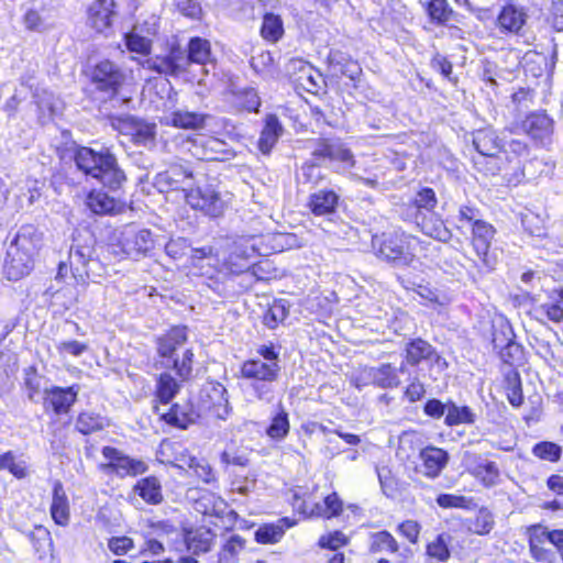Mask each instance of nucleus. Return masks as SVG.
Here are the masks:
<instances>
[{
	"label": "nucleus",
	"mask_w": 563,
	"mask_h": 563,
	"mask_svg": "<svg viewBox=\"0 0 563 563\" xmlns=\"http://www.w3.org/2000/svg\"><path fill=\"white\" fill-rule=\"evenodd\" d=\"M192 178V173L181 166H174L165 172H161L155 176L154 185L159 191H169L181 189L188 191L185 187Z\"/></svg>",
	"instance_id": "aec40b11"
},
{
	"label": "nucleus",
	"mask_w": 563,
	"mask_h": 563,
	"mask_svg": "<svg viewBox=\"0 0 563 563\" xmlns=\"http://www.w3.org/2000/svg\"><path fill=\"white\" fill-rule=\"evenodd\" d=\"M49 512L56 525L60 527L68 526L70 520V505L63 484L59 481H56L53 485Z\"/></svg>",
	"instance_id": "393cba45"
},
{
	"label": "nucleus",
	"mask_w": 563,
	"mask_h": 563,
	"mask_svg": "<svg viewBox=\"0 0 563 563\" xmlns=\"http://www.w3.org/2000/svg\"><path fill=\"white\" fill-rule=\"evenodd\" d=\"M468 472L487 487L495 486L499 478V470L496 463L487 460L479 461L468 467Z\"/></svg>",
	"instance_id": "72a5a7b5"
},
{
	"label": "nucleus",
	"mask_w": 563,
	"mask_h": 563,
	"mask_svg": "<svg viewBox=\"0 0 563 563\" xmlns=\"http://www.w3.org/2000/svg\"><path fill=\"white\" fill-rule=\"evenodd\" d=\"M438 198L433 189L424 187L417 191L409 205V212L421 231L442 242L451 239V232L434 213Z\"/></svg>",
	"instance_id": "7ed1b4c3"
},
{
	"label": "nucleus",
	"mask_w": 563,
	"mask_h": 563,
	"mask_svg": "<svg viewBox=\"0 0 563 563\" xmlns=\"http://www.w3.org/2000/svg\"><path fill=\"white\" fill-rule=\"evenodd\" d=\"M284 533V528L279 526L265 525L256 530L255 540L260 543H276L283 538Z\"/></svg>",
	"instance_id": "6e6d98bb"
},
{
	"label": "nucleus",
	"mask_w": 563,
	"mask_h": 563,
	"mask_svg": "<svg viewBox=\"0 0 563 563\" xmlns=\"http://www.w3.org/2000/svg\"><path fill=\"white\" fill-rule=\"evenodd\" d=\"M156 125L143 121H135L132 125V139L139 145L152 144L155 140Z\"/></svg>",
	"instance_id": "de8ad7c7"
},
{
	"label": "nucleus",
	"mask_w": 563,
	"mask_h": 563,
	"mask_svg": "<svg viewBox=\"0 0 563 563\" xmlns=\"http://www.w3.org/2000/svg\"><path fill=\"white\" fill-rule=\"evenodd\" d=\"M280 372L278 362H264L262 360H247L241 366L243 378L252 380H276Z\"/></svg>",
	"instance_id": "412c9836"
},
{
	"label": "nucleus",
	"mask_w": 563,
	"mask_h": 563,
	"mask_svg": "<svg viewBox=\"0 0 563 563\" xmlns=\"http://www.w3.org/2000/svg\"><path fill=\"white\" fill-rule=\"evenodd\" d=\"M273 65L274 57L268 51H262L251 58V66L257 73L269 70Z\"/></svg>",
	"instance_id": "338daca9"
},
{
	"label": "nucleus",
	"mask_w": 563,
	"mask_h": 563,
	"mask_svg": "<svg viewBox=\"0 0 563 563\" xmlns=\"http://www.w3.org/2000/svg\"><path fill=\"white\" fill-rule=\"evenodd\" d=\"M79 387L73 385L67 388L53 387L45 389L44 406H51L56 415L66 413L76 402Z\"/></svg>",
	"instance_id": "6ab92c4d"
},
{
	"label": "nucleus",
	"mask_w": 563,
	"mask_h": 563,
	"mask_svg": "<svg viewBox=\"0 0 563 563\" xmlns=\"http://www.w3.org/2000/svg\"><path fill=\"white\" fill-rule=\"evenodd\" d=\"M113 246L119 247L126 257L139 260L150 255L155 246V241L150 230L126 225L120 231L117 244Z\"/></svg>",
	"instance_id": "423d86ee"
},
{
	"label": "nucleus",
	"mask_w": 563,
	"mask_h": 563,
	"mask_svg": "<svg viewBox=\"0 0 563 563\" xmlns=\"http://www.w3.org/2000/svg\"><path fill=\"white\" fill-rule=\"evenodd\" d=\"M189 249L190 243L185 238L170 239L165 245L166 254L174 260L183 258Z\"/></svg>",
	"instance_id": "052dcab7"
},
{
	"label": "nucleus",
	"mask_w": 563,
	"mask_h": 563,
	"mask_svg": "<svg viewBox=\"0 0 563 563\" xmlns=\"http://www.w3.org/2000/svg\"><path fill=\"white\" fill-rule=\"evenodd\" d=\"M372 377L374 385L380 388H394L400 384L396 367L390 364H383L378 367H372Z\"/></svg>",
	"instance_id": "4c0bfd02"
},
{
	"label": "nucleus",
	"mask_w": 563,
	"mask_h": 563,
	"mask_svg": "<svg viewBox=\"0 0 563 563\" xmlns=\"http://www.w3.org/2000/svg\"><path fill=\"white\" fill-rule=\"evenodd\" d=\"M91 81L97 90L113 97L125 80L123 71L112 62L102 60L91 70Z\"/></svg>",
	"instance_id": "9b49d317"
},
{
	"label": "nucleus",
	"mask_w": 563,
	"mask_h": 563,
	"mask_svg": "<svg viewBox=\"0 0 563 563\" xmlns=\"http://www.w3.org/2000/svg\"><path fill=\"white\" fill-rule=\"evenodd\" d=\"M203 408L212 417L225 420L231 411L227 397V389L223 385H211L202 390Z\"/></svg>",
	"instance_id": "dca6fc26"
},
{
	"label": "nucleus",
	"mask_w": 563,
	"mask_h": 563,
	"mask_svg": "<svg viewBox=\"0 0 563 563\" xmlns=\"http://www.w3.org/2000/svg\"><path fill=\"white\" fill-rule=\"evenodd\" d=\"M232 103L239 110L257 112L261 106V99L254 88L245 87L232 92Z\"/></svg>",
	"instance_id": "f704fd0d"
},
{
	"label": "nucleus",
	"mask_w": 563,
	"mask_h": 563,
	"mask_svg": "<svg viewBox=\"0 0 563 563\" xmlns=\"http://www.w3.org/2000/svg\"><path fill=\"white\" fill-rule=\"evenodd\" d=\"M0 467L8 470L14 477L21 479L26 477L27 467L25 462L15 461V456L11 451L0 455Z\"/></svg>",
	"instance_id": "8fccbe9b"
},
{
	"label": "nucleus",
	"mask_w": 563,
	"mask_h": 563,
	"mask_svg": "<svg viewBox=\"0 0 563 563\" xmlns=\"http://www.w3.org/2000/svg\"><path fill=\"white\" fill-rule=\"evenodd\" d=\"M503 144L501 152L507 155H512L514 157L527 156L529 154V146L526 142L517 139H510L506 133H503ZM507 161H511L509 156H507Z\"/></svg>",
	"instance_id": "864d4df0"
},
{
	"label": "nucleus",
	"mask_w": 563,
	"mask_h": 563,
	"mask_svg": "<svg viewBox=\"0 0 563 563\" xmlns=\"http://www.w3.org/2000/svg\"><path fill=\"white\" fill-rule=\"evenodd\" d=\"M206 115L198 112L190 111H175L168 118V122L180 129H201L206 122Z\"/></svg>",
	"instance_id": "e433bc0d"
},
{
	"label": "nucleus",
	"mask_w": 563,
	"mask_h": 563,
	"mask_svg": "<svg viewBox=\"0 0 563 563\" xmlns=\"http://www.w3.org/2000/svg\"><path fill=\"white\" fill-rule=\"evenodd\" d=\"M135 490L148 504L157 505L163 500L159 481L150 476L137 482Z\"/></svg>",
	"instance_id": "58836bf2"
},
{
	"label": "nucleus",
	"mask_w": 563,
	"mask_h": 563,
	"mask_svg": "<svg viewBox=\"0 0 563 563\" xmlns=\"http://www.w3.org/2000/svg\"><path fill=\"white\" fill-rule=\"evenodd\" d=\"M29 539L36 552L45 553L52 547L51 533L43 527H36L29 533Z\"/></svg>",
	"instance_id": "4d7b16f0"
},
{
	"label": "nucleus",
	"mask_w": 563,
	"mask_h": 563,
	"mask_svg": "<svg viewBox=\"0 0 563 563\" xmlns=\"http://www.w3.org/2000/svg\"><path fill=\"white\" fill-rule=\"evenodd\" d=\"M220 461L227 467L230 465L245 467L249 465V456L243 451L238 450H224L220 455Z\"/></svg>",
	"instance_id": "680f3d73"
},
{
	"label": "nucleus",
	"mask_w": 563,
	"mask_h": 563,
	"mask_svg": "<svg viewBox=\"0 0 563 563\" xmlns=\"http://www.w3.org/2000/svg\"><path fill=\"white\" fill-rule=\"evenodd\" d=\"M161 416L166 423L180 429H186L199 418V413L189 404L184 406L176 404L167 412H162Z\"/></svg>",
	"instance_id": "7c9ffc66"
},
{
	"label": "nucleus",
	"mask_w": 563,
	"mask_h": 563,
	"mask_svg": "<svg viewBox=\"0 0 563 563\" xmlns=\"http://www.w3.org/2000/svg\"><path fill=\"white\" fill-rule=\"evenodd\" d=\"M312 155L317 158H328L330 161L339 162L344 168L354 166V158L352 152L344 147L338 140H319L312 151Z\"/></svg>",
	"instance_id": "f3484780"
},
{
	"label": "nucleus",
	"mask_w": 563,
	"mask_h": 563,
	"mask_svg": "<svg viewBox=\"0 0 563 563\" xmlns=\"http://www.w3.org/2000/svg\"><path fill=\"white\" fill-rule=\"evenodd\" d=\"M145 66L161 75L177 76L187 70L185 49L173 46L166 55L146 59Z\"/></svg>",
	"instance_id": "ddd939ff"
},
{
	"label": "nucleus",
	"mask_w": 563,
	"mask_h": 563,
	"mask_svg": "<svg viewBox=\"0 0 563 563\" xmlns=\"http://www.w3.org/2000/svg\"><path fill=\"white\" fill-rule=\"evenodd\" d=\"M212 533L210 530L200 529L189 532L186 538L187 548L195 554L208 552L211 548Z\"/></svg>",
	"instance_id": "79ce46f5"
},
{
	"label": "nucleus",
	"mask_w": 563,
	"mask_h": 563,
	"mask_svg": "<svg viewBox=\"0 0 563 563\" xmlns=\"http://www.w3.org/2000/svg\"><path fill=\"white\" fill-rule=\"evenodd\" d=\"M473 145L478 156L474 157L476 168L487 175H496L505 168V161L498 155L501 152L503 136L494 130L482 129L473 134Z\"/></svg>",
	"instance_id": "39448f33"
},
{
	"label": "nucleus",
	"mask_w": 563,
	"mask_h": 563,
	"mask_svg": "<svg viewBox=\"0 0 563 563\" xmlns=\"http://www.w3.org/2000/svg\"><path fill=\"white\" fill-rule=\"evenodd\" d=\"M369 551L373 553L398 551L396 539L388 531H379L372 533L369 537Z\"/></svg>",
	"instance_id": "37998d69"
},
{
	"label": "nucleus",
	"mask_w": 563,
	"mask_h": 563,
	"mask_svg": "<svg viewBox=\"0 0 563 563\" xmlns=\"http://www.w3.org/2000/svg\"><path fill=\"white\" fill-rule=\"evenodd\" d=\"M185 58L187 59V67L191 63L199 64L205 67L208 65L213 66L214 64L210 42L201 37L190 38L187 51H185Z\"/></svg>",
	"instance_id": "cd10ccee"
},
{
	"label": "nucleus",
	"mask_w": 563,
	"mask_h": 563,
	"mask_svg": "<svg viewBox=\"0 0 563 563\" xmlns=\"http://www.w3.org/2000/svg\"><path fill=\"white\" fill-rule=\"evenodd\" d=\"M179 385L168 373L159 375L156 385V397L162 404H168L178 393Z\"/></svg>",
	"instance_id": "c03bdc74"
},
{
	"label": "nucleus",
	"mask_w": 563,
	"mask_h": 563,
	"mask_svg": "<svg viewBox=\"0 0 563 563\" xmlns=\"http://www.w3.org/2000/svg\"><path fill=\"white\" fill-rule=\"evenodd\" d=\"M342 511V501L335 493L328 495L323 504H316L309 510V515L331 518Z\"/></svg>",
	"instance_id": "a18cd8bd"
},
{
	"label": "nucleus",
	"mask_w": 563,
	"mask_h": 563,
	"mask_svg": "<svg viewBox=\"0 0 563 563\" xmlns=\"http://www.w3.org/2000/svg\"><path fill=\"white\" fill-rule=\"evenodd\" d=\"M427 553L429 556L439 561H446L450 556V552L444 538L439 536L434 541L429 543L427 547Z\"/></svg>",
	"instance_id": "0e129e2a"
},
{
	"label": "nucleus",
	"mask_w": 563,
	"mask_h": 563,
	"mask_svg": "<svg viewBox=\"0 0 563 563\" xmlns=\"http://www.w3.org/2000/svg\"><path fill=\"white\" fill-rule=\"evenodd\" d=\"M290 424L288 413L285 409L280 410L272 418V422L268 426L266 433L267 435L276 441L283 440L289 433Z\"/></svg>",
	"instance_id": "49530a36"
},
{
	"label": "nucleus",
	"mask_w": 563,
	"mask_h": 563,
	"mask_svg": "<svg viewBox=\"0 0 563 563\" xmlns=\"http://www.w3.org/2000/svg\"><path fill=\"white\" fill-rule=\"evenodd\" d=\"M114 2L112 0H97L88 8V23L97 32L102 33L110 29L113 18Z\"/></svg>",
	"instance_id": "5701e85b"
},
{
	"label": "nucleus",
	"mask_w": 563,
	"mask_h": 563,
	"mask_svg": "<svg viewBox=\"0 0 563 563\" xmlns=\"http://www.w3.org/2000/svg\"><path fill=\"white\" fill-rule=\"evenodd\" d=\"M24 385L27 390L29 399L34 401L35 396L40 393L41 389V377L37 375L33 367H29L25 371Z\"/></svg>",
	"instance_id": "69168bd1"
},
{
	"label": "nucleus",
	"mask_w": 563,
	"mask_h": 563,
	"mask_svg": "<svg viewBox=\"0 0 563 563\" xmlns=\"http://www.w3.org/2000/svg\"><path fill=\"white\" fill-rule=\"evenodd\" d=\"M428 13L431 20L445 23L451 20L453 10L446 0H431L428 4Z\"/></svg>",
	"instance_id": "3c124183"
},
{
	"label": "nucleus",
	"mask_w": 563,
	"mask_h": 563,
	"mask_svg": "<svg viewBox=\"0 0 563 563\" xmlns=\"http://www.w3.org/2000/svg\"><path fill=\"white\" fill-rule=\"evenodd\" d=\"M42 233L32 224L20 228L7 250L3 266L4 274L10 280H19L33 268V256L40 247Z\"/></svg>",
	"instance_id": "f03ea898"
},
{
	"label": "nucleus",
	"mask_w": 563,
	"mask_h": 563,
	"mask_svg": "<svg viewBox=\"0 0 563 563\" xmlns=\"http://www.w3.org/2000/svg\"><path fill=\"white\" fill-rule=\"evenodd\" d=\"M186 341V327H174L157 340V352L164 360L163 363L165 366H172L183 379L190 377L194 362V353L190 349L183 351L181 356L178 353Z\"/></svg>",
	"instance_id": "20e7f679"
},
{
	"label": "nucleus",
	"mask_w": 563,
	"mask_h": 563,
	"mask_svg": "<svg viewBox=\"0 0 563 563\" xmlns=\"http://www.w3.org/2000/svg\"><path fill=\"white\" fill-rule=\"evenodd\" d=\"M263 38L276 43L284 34V24L279 15L266 13L261 27Z\"/></svg>",
	"instance_id": "a19ab883"
},
{
	"label": "nucleus",
	"mask_w": 563,
	"mask_h": 563,
	"mask_svg": "<svg viewBox=\"0 0 563 563\" xmlns=\"http://www.w3.org/2000/svg\"><path fill=\"white\" fill-rule=\"evenodd\" d=\"M419 456L422 461L421 472L429 478L438 477L449 461V454L446 451L435 446H427L422 449Z\"/></svg>",
	"instance_id": "b1692460"
},
{
	"label": "nucleus",
	"mask_w": 563,
	"mask_h": 563,
	"mask_svg": "<svg viewBox=\"0 0 563 563\" xmlns=\"http://www.w3.org/2000/svg\"><path fill=\"white\" fill-rule=\"evenodd\" d=\"M125 45L131 52L143 55L150 53L152 40L144 35V25H134L132 31L125 34Z\"/></svg>",
	"instance_id": "ea45409f"
},
{
	"label": "nucleus",
	"mask_w": 563,
	"mask_h": 563,
	"mask_svg": "<svg viewBox=\"0 0 563 563\" xmlns=\"http://www.w3.org/2000/svg\"><path fill=\"white\" fill-rule=\"evenodd\" d=\"M533 453L542 460L553 462L560 457L561 448L552 442H541L534 445Z\"/></svg>",
	"instance_id": "e2e57ef3"
},
{
	"label": "nucleus",
	"mask_w": 563,
	"mask_h": 563,
	"mask_svg": "<svg viewBox=\"0 0 563 563\" xmlns=\"http://www.w3.org/2000/svg\"><path fill=\"white\" fill-rule=\"evenodd\" d=\"M188 151L200 161H228L234 157L231 146L221 139L196 135L188 140Z\"/></svg>",
	"instance_id": "0eeeda50"
},
{
	"label": "nucleus",
	"mask_w": 563,
	"mask_h": 563,
	"mask_svg": "<svg viewBox=\"0 0 563 563\" xmlns=\"http://www.w3.org/2000/svg\"><path fill=\"white\" fill-rule=\"evenodd\" d=\"M553 120L545 112H532L518 128L532 140L544 143L553 133Z\"/></svg>",
	"instance_id": "2eb2a0df"
},
{
	"label": "nucleus",
	"mask_w": 563,
	"mask_h": 563,
	"mask_svg": "<svg viewBox=\"0 0 563 563\" xmlns=\"http://www.w3.org/2000/svg\"><path fill=\"white\" fill-rule=\"evenodd\" d=\"M472 239L471 244L477 256V261L482 264L486 271H492L497 264V258L490 253L492 241L495 236L494 227L486 222L475 223V227L471 229Z\"/></svg>",
	"instance_id": "9d476101"
},
{
	"label": "nucleus",
	"mask_w": 563,
	"mask_h": 563,
	"mask_svg": "<svg viewBox=\"0 0 563 563\" xmlns=\"http://www.w3.org/2000/svg\"><path fill=\"white\" fill-rule=\"evenodd\" d=\"M288 312L282 302H274L265 312L263 321L269 329H275L279 322L284 321Z\"/></svg>",
	"instance_id": "13d9d810"
},
{
	"label": "nucleus",
	"mask_w": 563,
	"mask_h": 563,
	"mask_svg": "<svg viewBox=\"0 0 563 563\" xmlns=\"http://www.w3.org/2000/svg\"><path fill=\"white\" fill-rule=\"evenodd\" d=\"M77 168L110 190H119L126 181L124 170L109 148L95 151L87 146L76 150L74 156Z\"/></svg>",
	"instance_id": "f257e3e1"
},
{
	"label": "nucleus",
	"mask_w": 563,
	"mask_h": 563,
	"mask_svg": "<svg viewBox=\"0 0 563 563\" xmlns=\"http://www.w3.org/2000/svg\"><path fill=\"white\" fill-rule=\"evenodd\" d=\"M185 198L191 208L212 218L222 216L227 207L221 194L209 185L189 189Z\"/></svg>",
	"instance_id": "6e6552de"
},
{
	"label": "nucleus",
	"mask_w": 563,
	"mask_h": 563,
	"mask_svg": "<svg viewBox=\"0 0 563 563\" xmlns=\"http://www.w3.org/2000/svg\"><path fill=\"white\" fill-rule=\"evenodd\" d=\"M102 455L108 461L100 466L106 473H114L120 477H125L143 474L147 470L143 461L131 459L112 446H104L102 449Z\"/></svg>",
	"instance_id": "1a4fd4ad"
},
{
	"label": "nucleus",
	"mask_w": 563,
	"mask_h": 563,
	"mask_svg": "<svg viewBox=\"0 0 563 563\" xmlns=\"http://www.w3.org/2000/svg\"><path fill=\"white\" fill-rule=\"evenodd\" d=\"M109 426L107 418L92 411L80 412L76 420V429L82 434L103 430Z\"/></svg>",
	"instance_id": "c9c22d12"
},
{
	"label": "nucleus",
	"mask_w": 563,
	"mask_h": 563,
	"mask_svg": "<svg viewBox=\"0 0 563 563\" xmlns=\"http://www.w3.org/2000/svg\"><path fill=\"white\" fill-rule=\"evenodd\" d=\"M283 133V126L275 114H267L265 124L258 140V148L263 154H268Z\"/></svg>",
	"instance_id": "2f4dec72"
},
{
	"label": "nucleus",
	"mask_w": 563,
	"mask_h": 563,
	"mask_svg": "<svg viewBox=\"0 0 563 563\" xmlns=\"http://www.w3.org/2000/svg\"><path fill=\"white\" fill-rule=\"evenodd\" d=\"M55 347L59 355H71L74 357H79L89 350V345L87 343L77 340L58 341L56 342Z\"/></svg>",
	"instance_id": "603ef678"
},
{
	"label": "nucleus",
	"mask_w": 563,
	"mask_h": 563,
	"mask_svg": "<svg viewBox=\"0 0 563 563\" xmlns=\"http://www.w3.org/2000/svg\"><path fill=\"white\" fill-rule=\"evenodd\" d=\"M405 360L409 365L416 366L423 361L439 362L440 356L429 342L418 338L406 343Z\"/></svg>",
	"instance_id": "a878e982"
},
{
	"label": "nucleus",
	"mask_w": 563,
	"mask_h": 563,
	"mask_svg": "<svg viewBox=\"0 0 563 563\" xmlns=\"http://www.w3.org/2000/svg\"><path fill=\"white\" fill-rule=\"evenodd\" d=\"M133 540L129 537H113L108 541L109 550L115 555H124L133 549Z\"/></svg>",
	"instance_id": "774afa93"
},
{
	"label": "nucleus",
	"mask_w": 563,
	"mask_h": 563,
	"mask_svg": "<svg viewBox=\"0 0 563 563\" xmlns=\"http://www.w3.org/2000/svg\"><path fill=\"white\" fill-rule=\"evenodd\" d=\"M312 155L317 158H328L330 161L339 162L344 168L354 166V158L352 152L344 147L338 140H319L312 151Z\"/></svg>",
	"instance_id": "a211bd4d"
},
{
	"label": "nucleus",
	"mask_w": 563,
	"mask_h": 563,
	"mask_svg": "<svg viewBox=\"0 0 563 563\" xmlns=\"http://www.w3.org/2000/svg\"><path fill=\"white\" fill-rule=\"evenodd\" d=\"M255 254V249L249 245L246 241L239 240L232 243L230 254L224 261V266L232 274H243L251 272L252 275L258 276L261 264L251 265L250 260Z\"/></svg>",
	"instance_id": "f8f14e48"
},
{
	"label": "nucleus",
	"mask_w": 563,
	"mask_h": 563,
	"mask_svg": "<svg viewBox=\"0 0 563 563\" xmlns=\"http://www.w3.org/2000/svg\"><path fill=\"white\" fill-rule=\"evenodd\" d=\"M474 421L475 415L467 406L450 405L446 409L445 422L449 426L473 423Z\"/></svg>",
	"instance_id": "09e8293b"
},
{
	"label": "nucleus",
	"mask_w": 563,
	"mask_h": 563,
	"mask_svg": "<svg viewBox=\"0 0 563 563\" xmlns=\"http://www.w3.org/2000/svg\"><path fill=\"white\" fill-rule=\"evenodd\" d=\"M219 263L218 253L211 245L192 249L188 258L190 272L199 276H213L218 272Z\"/></svg>",
	"instance_id": "4468645a"
},
{
	"label": "nucleus",
	"mask_w": 563,
	"mask_h": 563,
	"mask_svg": "<svg viewBox=\"0 0 563 563\" xmlns=\"http://www.w3.org/2000/svg\"><path fill=\"white\" fill-rule=\"evenodd\" d=\"M527 15L522 9L512 4L503 7L497 15L496 25L500 33L518 34L526 23Z\"/></svg>",
	"instance_id": "bb28decb"
},
{
	"label": "nucleus",
	"mask_w": 563,
	"mask_h": 563,
	"mask_svg": "<svg viewBox=\"0 0 563 563\" xmlns=\"http://www.w3.org/2000/svg\"><path fill=\"white\" fill-rule=\"evenodd\" d=\"M87 206L96 214H115L124 208L120 200L101 190H93L88 195Z\"/></svg>",
	"instance_id": "c756f323"
},
{
	"label": "nucleus",
	"mask_w": 563,
	"mask_h": 563,
	"mask_svg": "<svg viewBox=\"0 0 563 563\" xmlns=\"http://www.w3.org/2000/svg\"><path fill=\"white\" fill-rule=\"evenodd\" d=\"M379 253L387 261L394 262L396 265L407 266L415 261L412 252L407 250L401 241L397 238H387L380 245Z\"/></svg>",
	"instance_id": "c85d7f7f"
},
{
	"label": "nucleus",
	"mask_w": 563,
	"mask_h": 563,
	"mask_svg": "<svg viewBox=\"0 0 563 563\" xmlns=\"http://www.w3.org/2000/svg\"><path fill=\"white\" fill-rule=\"evenodd\" d=\"M339 196L332 190H320L310 196L309 208L316 216H328L335 211Z\"/></svg>",
	"instance_id": "473e14b6"
},
{
	"label": "nucleus",
	"mask_w": 563,
	"mask_h": 563,
	"mask_svg": "<svg viewBox=\"0 0 563 563\" xmlns=\"http://www.w3.org/2000/svg\"><path fill=\"white\" fill-rule=\"evenodd\" d=\"M275 380H253L251 384V388L255 395V397L261 400L265 401L267 404H271L274 400V386L273 383Z\"/></svg>",
	"instance_id": "bf43d9fd"
},
{
	"label": "nucleus",
	"mask_w": 563,
	"mask_h": 563,
	"mask_svg": "<svg viewBox=\"0 0 563 563\" xmlns=\"http://www.w3.org/2000/svg\"><path fill=\"white\" fill-rule=\"evenodd\" d=\"M93 255V247L91 243L80 244L77 239H74V243L69 251L70 271L76 279L85 282L88 277L86 268Z\"/></svg>",
	"instance_id": "4be33fe9"
},
{
	"label": "nucleus",
	"mask_w": 563,
	"mask_h": 563,
	"mask_svg": "<svg viewBox=\"0 0 563 563\" xmlns=\"http://www.w3.org/2000/svg\"><path fill=\"white\" fill-rule=\"evenodd\" d=\"M457 221V229L463 230L472 229L475 227V223L477 224L484 220L479 218L478 209L470 206H462L459 210Z\"/></svg>",
	"instance_id": "5fc2aeb1"
}]
</instances>
